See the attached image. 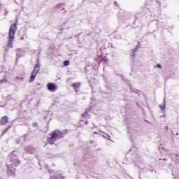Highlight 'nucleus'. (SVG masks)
Masks as SVG:
<instances>
[{"instance_id":"f257e3e1","label":"nucleus","mask_w":179,"mask_h":179,"mask_svg":"<svg viewBox=\"0 0 179 179\" xmlns=\"http://www.w3.org/2000/svg\"><path fill=\"white\" fill-rule=\"evenodd\" d=\"M20 164V161L16 156V152H13L8 157L7 162V174L8 176L14 177L16 176V167Z\"/></svg>"},{"instance_id":"f03ea898","label":"nucleus","mask_w":179,"mask_h":179,"mask_svg":"<svg viewBox=\"0 0 179 179\" xmlns=\"http://www.w3.org/2000/svg\"><path fill=\"white\" fill-rule=\"evenodd\" d=\"M62 136V132H61V131L55 130L48 136V142L50 145H54V143H55L58 139H61Z\"/></svg>"},{"instance_id":"7ed1b4c3","label":"nucleus","mask_w":179,"mask_h":179,"mask_svg":"<svg viewBox=\"0 0 179 179\" xmlns=\"http://www.w3.org/2000/svg\"><path fill=\"white\" fill-rule=\"evenodd\" d=\"M16 30H17L16 24H12L9 29L8 41L7 43L8 48H13V40H15V34L16 33Z\"/></svg>"},{"instance_id":"20e7f679","label":"nucleus","mask_w":179,"mask_h":179,"mask_svg":"<svg viewBox=\"0 0 179 179\" xmlns=\"http://www.w3.org/2000/svg\"><path fill=\"white\" fill-rule=\"evenodd\" d=\"M38 71H40V64H36L34 66V69L31 73V78L29 79L30 83L33 82L36 79V76H37V73H38Z\"/></svg>"},{"instance_id":"39448f33","label":"nucleus","mask_w":179,"mask_h":179,"mask_svg":"<svg viewBox=\"0 0 179 179\" xmlns=\"http://www.w3.org/2000/svg\"><path fill=\"white\" fill-rule=\"evenodd\" d=\"M47 86H48V90H50V92H55V90H57V85H55V84H54L52 83H48Z\"/></svg>"},{"instance_id":"423d86ee","label":"nucleus","mask_w":179,"mask_h":179,"mask_svg":"<svg viewBox=\"0 0 179 179\" xmlns=\"http://www.w3.org/2000/svg\"><path fill=\"white\" fill-rule=\"evenodd\" d=\"M80 86H82V84L80 83H75L72 85V87H73L76 93L79 92V89H80Z\"/></svg>"},{"instance_id":"0eeeda50","label":"nucleus","mask_w":179,"mask_h":179,"mask_svg":"<svg viewBox=\"0 0 179 179\" xmlns=\"http://www.w3.org/2000/svg\"><path fill=\"white\" fill-rule=\"evenodd\" d=\"M8 122V117L4 116L1 118V125H5Z\"/></svg>"},{"instance_id":"6e6552de","label":"nucleus","mask_w":179,"mask_h":179,"mask_svg":"<svg viewBox=\"0 0 179 179\" xmlns=\"http://www.w3.org/2000/svg\"><path fill=\"white\" fill-rule=\"evenodd\" d=\"M50 179H65L62 175H57L50 178Z\"/></svg>"},{"instance_id":"1a4fd4ad","label":"nucleus","mask_w":179,"mask_h":179,"mask_svg":"<svg viewBox=\"0 0 179 179\" xmlns=\"http://www.w3.org/2000/svg\"><path fill=\"white\" fill-rule=\"evenodd\" d=\"M69 64H70L69 61L66 60V61H64V66H69Z\"/></svg>"},{"instance_id":"9d476101","label":"nucleus","mask_w":179,"mask_h":179,"mask_svg":"<svg viewBox=\"0 0 179 179\" xmlns=\"http://www.w3.org/2000/svg\"><path fill=\"white\" fill-rule=\"evenodd\" d=\"M159 107L161 108V110H162L163 111H164V110H166V103H164L163 106H162L161 105H159Z\"/></svg>"},{"instance_id":"9b49d317","label":"nucleus","mask_w":179,"mask_h":179,"mask_svg":"<svg viewBox=\"0 0 179 179\" xmlns=\"http://www.w3.org/2000/svg\"><path fill=\"white\" fill-rule=\"evenodd\" d=\"M155 68H159V69H162V68H163V66H162V64H157L156 66H155Z\"/></svg>"},{"instance_id":"f8f14e48","label":"nucleus","mask_w":179,"mask_h":179,"mask_svg":"<svg viewBox=\"0 0 179 179\" xmlns=\"http://www.w3.org/2000/svg\"><path fill=\"white\" fill-rule=\"evenodd\" d=\"M19 52H20V50H17V58H20V55H19Z\"/></svg>"},{"instance_id":"ddd939ff","label":"nucleus","mask_w":179,"mask_h":179,"mask_svg":"<svg viewBox=\"0 0 179 179\" xmlns=\"http://www.w3.org/2000/svg\"><path fill=\"white\" fill-rule=\"evenodd\" d=\"M82 117L83 118H86V117H87V112H85V113L83 114Z\"/></svg>"},{"instance_id":"4468645a","label":"nucleus","mask_w":179,"mask_h":179,"mask_svg":"<svg viewBox=\"0 0 179 179\" xmlns=\"http://www.w3.org/2000/svg\"><path fill=\"white\" fill-rule=\"evenodd\" d=\"M17 79H20V80H23V79H24V77H17Z\"/></svg>"},{"instance_id":"2eb2a0df","label":"nucleus","mask_w":179,"mask_h":179,"mask_svg":"<svg viewBox=\"0 0 179 179\" xmlns=\"http://www.w3.org/2000/svg\"><path fill=\"white\" fill-rule=\"evenodd\" d=\"M8 129H4V130L3 131V133L5 134V132H7Z\"/></svg>"},{"instance_id":"dca6fc26","label":"nucleus","mask_w":179,"mask_h":179,"mask_svg":"<svg viewBox=\"0 0 179 179\" xmlns=\"http://www.w3.org/2000/svg\"><path fill=\"white\" fill-rule=\"evenodd\" d=\"M135 52H136V50H133V55H134Z\"/></svg>"},{"instance_id":"f3484780","label":"nucleus","mask_w":179,"mask_h":179,"mask_svg":"<svg viewBox=\"0 0 179 179\" xmlns=\"http://www.w3.org/2000/svg\"><path fill=\"white\" fill-rule=\"evenodd\" d=\"M20 40H24V36H22V37L20 38Z\"/></svg>"},{"instance_id":"a211bd4d","label":"nucleus","mask_w":179,"mask_h":179,"mask_svg":"<svg viewBox=\"0 0 179 179\" xmlns=\"http://www.w3.org/2000/svg\"><path fill=\"white\" fill-rule=\"evenodd\" d=\"M89 122L87 121V122H85V125H87V124H88Z\"/></svg>"},{"instance_id":"6ab92c4d","label":"nucleus","mask_w":179,"mask_h":179,"mask_svg":"<svg viewBox=\"0 0 179 179\" xmlns=\"http://www.w3.org/2000/svg\"><path fill=\"white\" fill-rule=\"evenodd\" d=\"M164 103H166V99H164Z\"/></svg>"},{"instance_id":"aec40b11","label":"nucleus","mask_w":179,"mask_h":179,"mask_svg":"<svg viewBox=\"0 0 179 179\" xmlns=\"http://www.w3.org/2000/svg\"><path fill=\"white\" fill-rule=\"evenodd\" d=\"M108 138H110V136L108 135Z\"/></svg>"},{"instance_id":"412c9836","label":"nucleus","mask_w":179,"mask_h":179,"mask_svg":"<svg viewBox=\"0 0 179 179\" xmlns=\"http://www.w3.org/2000/svg\"><path fill=\"white\" fill-rule=\"evenodd\" d=\"M108 138V139H109V140H110V138Z\"/></svg>"}]
</instances>
